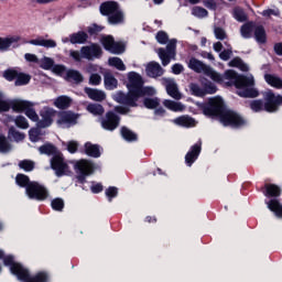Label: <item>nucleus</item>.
<instances>
[{"label":"nucleus","instance_id":"obj_1","mask_svg":"<svg viewBox=\"0 0 282 282\" xmlns=\"http://www.w3.org/2000/svg\"><path fill=\"white\" fill-rule=\"evenodd\" d=\"M189 69L196 72L197 74H205L209 76L215 83H224V80H230L235 84L238 89L237 94L241 98H257L259 96V90L254 88V76L249 75H237V72L229 69L226 70L224 75L213 70L210 66L202 63L197 58H191L188 63Z\"/></svg>","mask_w":282,"mask_h":282},{"label":"nucleus","instance_id":"obj_2","mask_svg":"<svg viewBox=\"0 0 282 282\" xmlns=\"http://www.w3.org/2000/svg\"><path fill=\"white\" fill-rule=\"evenodd\" d=\"M128 89L129 93L124 94L119 91L115 95L116 102L119 105H126L127 107H137L139 98L142 96H155V88L153 87H143L144 82L142 80V76L135 72H130L128 74Z\"/></svg>","mask_w":282,"mask_h":282},{"label":"nucleus","instance_id":"obj_3","mask_svg":"<svg viewBox=\"0 0 282 282\" xmlns=\"http://www.w3.org/2000/svg\"><path fill=\"white\" fill-rule=\"evenodd\" d=\"M203 113L205 116H219L220 122L224 127L239 129L248 124V121H246V119H243L239 113L226 109L221 97H214L209 99L208 104L203 107Z\"/></svg>","mask_w":282,"mask_h":282},{"label":"nucleus","instance_id":"obj_4","mask_svg":"<svg viewBox=\"0 0 282 282\" xmlns=\"http://www.w3.org/2000/svg\"><path fill=\"white\" fill-rule=\"evenodd\" d=\"M41 155H53L51 159V167L55 171L57 177H63V175H69V165L63 159V154L56 152V147L53 144L46 143L39 148Z\"/></svg>","mask_w":282,"mask_h":282},{"label":"nucleus","instance_id":"obj_5","mask_svg":"<svg viewBox=\"0 0 282 282\" xmlns=\"http://www.w3.org/2000/svg\"><path fill=\"white\" fill-rule=\"evenodd\" d=\"M262 96L264 98L263 100L258 99L250 102V109L252 111L259 112V111H268V113H274L279 111V107L282 105V96L281 95H274L272 90H265L262 93Z\"/></svg>","mask_w":282,"mask_h":282},{"label":"nucleus","instance_id":"obj_6","mask_svg":"<svg viewBox=\"0 0 282 282\" xmlns=\"http://www.w3.org/2000/svg\"><path fill=\"white\" fill-rule=\"evenodd\" d=\"M15 182L18 186L26 188V195L30 199H39L40 202L47 199V189L36 182H30V177H28V175L18 174Z\"/></svg>","mask_w":282,"mask_h":282},{"label":"nucleus","instance_id":"obj_7","mask_svg":"<svg viewBox=\"0 0 282 282\" xmlns=\"http://www.w3.org/2000/svg\"><path fill=\"white\" fill-rule=\"evenodd\" d=\"M66 52L68 56L76 63H80L83 58L86 61H94L95 58H100L102 55V48H100V46L97 44L82 46L80 51L69 50Z\"/></svg>","mask_w":282,"mask_h":282},{"label":"nucleus","instance_id":"obj_8","mask_svg":"<svg viewBox=\"0 0 282 282\" xmlns=\"http://www.w3.org/2000/svg\"><path fill=\"white\" fill-rule=\"evenodd\" d=\"M100 12L105 17H108V21L111 25H120L124 23V12H122L120 4L116 1L102 3L100 6Z\"/></svg>","mask_w":282,"mask_h":282},{"label":"nucleus","instance_id":"obj_9","mask_svg":"<svg viewBox=\"0 0 282 282\" xmlns=\"http://www.w3.org/2000/svg\"><path fill=\"white\" fill-rule=\"evenodd\" d=\"M9 109H13V111H25V116L33 122H39V115L36 113V110H34V104L32 101L28 100H21V99H15L12 101H9Z\"/></svg>","mask_w":282,"mask_h":282},{"label":"nucleus","instance_id":"obj_10","mask_svg":"<svg viewBox=\"0 0 282 282\" xmlns=\"http://www.w3.org/2000/svg\"><path fill=\"white\" fill-rule=\"evenodd\" d=\"M75 173L77 175V180L80 184H85V180L94 173V163L88 160H79L75 163Z\"/></svg>","mask_w":282,"mask_h":282},{"label":"nucleus","instance_id":"obj_11","mask_svg":"<svg viewBox=\"0 0 282 282\" xmlns=\"http://www.w3.org/2000/svg\"><path fill=\"white\" fill-rule=\"evenodd\" d=\"M189 91L192 96L204 98L207 94H217V86L212 82H202V86H199V84L192 83L189 84Z\"/></svg>","mask_w":282,"mask_h":282},{"label":"nucleus","instance_id":"obj_12","mask_svg":"<svg viewBox=\"0 0 282 282\" xmlns=\"http://www.w3.org/2000/svg\"><path fill=\"white\" fill-rule=\"evenodd\" d=\"M177 47V40L173 39L171 40L167 45L166 50L159 48L158 55L159 58L162 61V65L166 67L169 63H171V58H175V48Z\"/></svg>","mask_w":282,"mask_h":282},{"label":"nucleus","instance_id":"obj_13","mask_svg":"<svg viewBox=\"0 0 282 282\" xmlns=\"http://www.w3.org/2000/svg\"><path fill=\"white\" fill-rule=\"evenodd\" d=\"M41 120L37 121L39 129H47V127H52V122H54V118L56 117V110L51 107H44L40 111Z\"/></svg>","mask_w":282,"mask_h":282},{"label":"nucleus","instance_id":"obj_14","mask_svg":"<svg viewBox=\"0 0 282 282\" xmlns=\"http://www.w3.org/2000/svg\"><path fill=\"white\" fill-rule=\"evenodd\" d=\"M101 43L105 50L111 54H122V52H124V45H122V43L116 42L111 35L102 36Z\"/></svg>","mask_w":282,"mask_h":282},{"label":"nucleus","instance_id":"obj_15","mask_svg":"<svg viewBox=\"0 0 282 282\" xmlns=\"http://www.w3.org/2000/svg\"><path fill=\"white\" fill-rule=\"evenodd\" d=\"M120 126V117L116 112H107L106 117L101 119V127L106 131H116Z\"/></svg>","mask_w":282,"mask_h":282},{"label":"nucleus","instance_id":"obj_16","mask_svg":"<svg viewBox=\"0 0 282 282\" xmlns=\"http://www.w3.org/2000/svg\"><path fill=\"white\" fill-rule=\"evenodd\" d=\"M78 120V116L74 112L65 111L59 115L57 120V124L61 129H69V127H74Z\"/></svg>","mask_w":282,"mask_h":282},{"label":"nucleus","instance_id":"obj_17","mask_svg":"<svg viewBox=\"0 0 282 282\" xmlns=\"http://www.w3.org/2000/svg\"><path fill=\"white\" fill-rule=\"evenodd\" d=\"M202 153V142L194 144L185 155V162L187 166H193L194 162L199 158Z\"/></svg>","mask_w":282,"mask_h":282},{"label":"nucleus","instance_id":"obj_18","mask_svg":"<svg viewBox=\"0 0 282 282\" xmlns=\"http://www.w3.org/2000/svg\"><path fill=\"white\" fill-rule=\"evenodd\" d=\"M165 89L171 98L174 100H182V93H180V88L177 87V83L173 79H165Z\"/></svg>","mask_w":282,"mask_h":282},{"label":"nucleus","instance_id":"obj_19","mask_svg":"<svg viewBox=\"0 0 282 282\" xmlns=\"http://www.w3.org/2000/svg\"><path fill=\"white\" fill-rule=\"evenodd\" d=\"M145 72L150 78H158L164 74V68L158 62H151L148 64Z\"/></svg>","mask_w":282,"mask_h":282},{"label":"nucleus","instance_id":"obj_20","mask_svg":"<svg viewBox=\"0 0 282 282\" xmlns=\"http://www.w3.org/2000/svg\"><path fill=\"white\" fill-rule=\"evenodd\" d=\"M85 94H87L90 100H95L96 102H102L107 98V95L102 90H98L96 88H85Z\"/></svg>","mask_w":282,"mask_h":282},{"label":"nucleus","instance_id":"obj_21","mask_svg":"<svg viewBox=\"0 0 282 282\" xmlns=\"http://www.w3.org/2000/svg\"><path fill=\"white\" fill-rule=\"evenodd\" d=\"M265 204L269 210H271V213H274L275 217L282 219V204L281 202H279V199L272 198L269 202H265Z\"/></svg>","mask_w":282,"mask_h":282},{"label":"nucleus","instance_id":"obj_22","mask_svg":"<svg viewBox=\"0 0 282 282\" xmlns=\"http://www.w3.org/2000/svg\"><path fill=\"white\" fill-rule=\"evenodd\" d=\"M30 45H36L39 47L54 48L56 47V41L54 40H45L44 37H37L35 40L29 41Z\"/></svg>","mask_w":282,"mask_h":282},{"label":"nucleus","instance_id":"obj_23","mask_svg":"<svg viewBox=\"0 0 282 282\" xmlns=\"http://www.w3.org/2000/svg\"><path fill=\"white\" fill-rule=\"evenodd\" d=\"M19 41H21L19 36L0 37V51L8 52L12 47V44L19 43Z\"/></svg>","mask_w":282,"mask_h":282},{"label":"nucleus","instance_id":"obj_24","mask_svg":"<svg viewBox=\"0 0 282 282\" xmlns=\"http://www.w3.org/2000/svg\"><path fill=\"white\" fill-rule=\"evenodd\" d=\"M87 39H89L87 33L79 31L69 35V43L72 45H83V43H87Z\"/></svg>","mask_w":282,"mask_h":282},{"label":"nucleus","instance_id":"obj_25","mask_svg":"<svg viewBox=\"0 0 282 282\" xmlns=\"http://www.w3.org/2000/svg\"><path fill=\"white\" fill-rule=\"evenodd\" d=\"M163 105L164 107H166V109H170V111H184V109H186V106H184V104L171 99H165L163 101Z\"/></svg>","mask_w":282,"mask_h":282},{"label":"nucleus","instance_id":"obj_26","mask_svg":"<svg viewBox=\"0 0 282 282\" xmlns=\"http://www.w3.org/2000/svg\"><path fill=\"white\" fill-rule=\"evenodd\" d=\"M8 138L9 140H13V142H23V140H25V133L11 127L8 132Z\"/></svg>","mask_w":282,"mask_h":282},{"label":"nucleus","instance_id":"obj_27","mask_svg":"<svg viewBox=\"0 0 282 282\" xmlns=\"http://www.w3.org/2000/svg\"><path fill=\"white\" fill-rule=\"evenodd\" d=\"M265 197H279L281 195V187L275 184L265 185Z\"/></svg>","mask_w":282,"mask_h":282},{"label":"nucleus","instance_id":"obj_28","mask_svg":"<svg viewBox=\"0 0 282 282\" xmlns=\"http://www.w3.org/2000/svg\"><path fill=\"white\" fill-rule=\"evenodd\" d=\"M86 155L90 158H100V147L87 142L85 144Z\"/></svg>","mask_w":282,"mask_h":282},{"label":"nucleus","instance_id":"obj_29","mask_svg":"<svg viewBox=\"0 0 282 282\" xmlns=\"http://www.w3.org/2000/svg\"><path fill=\"white\" fill-rule=\"evenodd\" d=\"M72 105V98L67 96H59L54 100V106L57 107V109H67Z\"/></svg>","mask_w":282,"mask_h":282},{"label":"nucleus","instance_id":"obj_30","mask_svg":"<svg viewBox=\"0 0 282 282\" xmlns=\"http://www.w3.org/2000/svg\"><path fill=\"white\" fill-rule=\"evenodd\" d=\"M104 82L106 89H109L110 91L118 87V79H116V77L109 73L105 75Z\"/></svg>","mask_w":282,"mask_h":282},{"label":"nucleus","instance_id":"obj_31","mask_svg":"<svg viewBox=\"0 0 282 282\" xmlns=\"http://www.w3.org/2000/svg\"><path fill=\"white\" fill-rule=\"evenodd\" d=\"M229 67H237L240 69V72H248L250 67H248V64L243 63V59L240 57H235L229 62Z\"/></svg>","mask_w":282,"mask_h":282},{"label":"nucleus","instance_id":"obj_32","mask_svg":"<svg viewBox=\"0 0 282 282\" xmlns=\"http://www.w3.org/2000/svg\"><path fill=\"white\" fill-rule=\"evenodd\" d=\"M264 79H265V83H268V85H271V87H275L276 89H281L282 87V79L274 76V75H270V74H267L264 75Z\"/></svg>","mask_w":282,"mask_h":282},{"label":"nucleus","instance_id":"obj_33","mask_svg":"<svg viewBox=\"0 0 282 282\" xmlns=\"http://www.w3.org/2000/svg\"><path fill=\"white\" fill-rule=\"evenodd\" d=\"M174 122L180 127H195V119L191 117H178L174 120Z\"/></svg>","mask_w":282,"mask_h":282},{"label":"nucleus","instance_id":"obj_34","mask_svg":"<svg viewBox=\"0 0 282 282\" xmlns=\"http://www.w3.org/2000/svg\"><path fill=\"white\" fill-rule=\"evenodd\" d=\"M121 135L127 142H135L138 140V134L129 130L127 127L121 128Z\"/></svg>","mask_w":282,"mask_h":282},{"label":"nucleus","instance_id":"obj_35","mask_svg":"<svg viewBox=\"0 0 282 282\" xmlns=\"http://www.w3.org/2000/svg\"><path fill=\"white\" fill-rule=\"evenodd\" d=\"M12 151V143L8 141L6 135L0 134V153H10Z\"/></svg>","mask_w":282,"mask_h":282},{"label":"nucleus","instance_id":"obj_36","mask_svg":"<svg viewBox=\"0 0 282 282\" xmlns=\"http://www.w3.org/2000/svg\"><path fill=\"white\" fill-rule=\"evenodd\" d=\"M252 30H254V23L249 22L243 24L240 29L242 39H250L252 36Z\"/></svg>","mask_w":282,"mask_h":282},{"label":"nucleus","instance_id":"obj_37","mask_svg":"<svg viewBox=\"0 0 282 282\" xmlns=\"http://www.w3.org/2000/svg\"><path fill=\"white\" fill-rule=\"evenodd\" d=\"M87 111L93 113V116H102V113H105V108L100 104H90L87 106Z\"/></svg>","mask_w":282,"mask_h":282},{"label":"nucleus","instance_id":"obj_38","mask_svg":"<svg viewBox=\"0 0 282 282\" xmlns=\"http://www.w3.org/2000/svg\"><path fill=\"white\" fill-rule=\"evenodd\" d=\"M108 63L111 67H116V69H119V72H124L127 69V66H124V62H122L120 57H110L108 59Z\"/></svg>","mask_w":282,"mask_h":282},{"label":"nucleus","instance_id":"obj_39","mask_svg":"<svg viewBox=\"0 0 282 282\" xmlns=\"http://www.w3.org/2000/svg\"><path fill=\"white\" fill-rule=\"evenodd\" d=\"M254 39L257 43H265V29L259 25L254 28Z\"/></svg>","mask_w":282,"mask_h":282},{"label":"nucleus","instance_id":"obj_40","mask_svg":"<svg viewBox=\"0 0 282 282\" xmlns=\"http://www.w3.org/2000/svg\"><path fill=\"white\" fill-rule=\"evenodd\" d=\"M68 80H74L75 83H83V74L78 70L70 69L66 73Z\"/></svg>","mask_w":282,"mask_h":282},{"label":"nucleus","instance_id":"obj_41","mask_svg":"<svg viewBox=\"0 0 282 282\" xmlns=\"http://www.w3.org/2000/svg\"><path fill=\"white\" fill-rule=\"evenodd\" d=\"M31 77L30 75L23 74V73H18V76L15 77V86L21 87L23 85H28L30 83Z\"/></svg>","mask_w":282,"mask_h":282},{"label":"nucleus","instance_id":"obj_42","mask_svg":"<svg viewBox=\"0 0 282 282\" xmlns=\"http://www.w3.org/2000/svg\"><path fill=\"white\" fill-rule=\"evenodd\" d=\"M234 18L240 23H243V21H248V15L246 14V11H243V9L241 8L234 9Z\"/></svg>","mask_w":282,"mask_h":282},{"label":"nucleus","instance_id":"obj_43","mask_svg":"<svg viewBox=\"0 0 282 282\" xmlns=\"http://www.w3.org/2000/svg\"><path fill=\"white\" fill-rule=\"evenodd\" d=\"M143 105L147 109H155V107H160V99L158 97L145 98Z\"/></svg>","mask_w":282,"mask_h":282},{"label":"nucleus","instance_id":"obj_44","mask_svg":"<svg viewBox=\"0 0 282 282\" xmlns=\"http://www.w3.org/2000/svg\"><path fill=\"white\" fill-rule=\"evenodd\" d=\"M41 135H43V133H41V129L37 128H32L29 131V138L31 140V142H39V140H41Z\"/></svg>","mask_w":282,"mask_h":282},{"label":"nucleus","instance_id":"obj_45","mask_svg":"<svg viewBox=\"0 0 282 282\" xmlns=\"http://www.w3.org/2000/svg\"><path fill=\"white\" fill-rule=\"evenodd\" d=\"M193 17H197V19H204L208 17V11L202 7H194L192 9Z\"/></svg>","mask_w":282,"mask_h":282},{"label":"nucleus","instance_id":"obj_46","mask_svg":"<svg viewBox=\"0 0 282 282\" xmlns=\"http://www.w3.org/2000/svg\"><path fill=\"white\" fill-rule=\"evenodd\" d=\"M39 65L42 67V69H52L54 67V59L50 57H43L40 59Z\"/></svg>","mask_w":282,"mask_h":282},{"label":"nucleus","instance_id":"obj_47","mask_svg":"<svg viewBox=\"0 0 282 282\" xmlns=\"http://www.w3.org/2000/svg\"><path fill=\"white\" fill-rule=\"evenodd\" d=\"M51 206L53 208V210H63V208H65V202L63 200V198H55L52 200Z\"/></svg>","mask_w":282,"mask_h":282},{"label":"nucleus","instance_id":"obj_48","mask_svg":"<svg viewBox=\"0 0 282 282\" xmlns=\"http://www.w3.org/2000/svg\"><path fill=\"white\" fill-rule=\"evenodd\" d=\"M14 122L17 127H19V129H28L30 127V123H28V119H25V117L23 116L17 117Z\"/></svg>","mask_w":282,"mask_h":282},{"label":"nucleus","instance_id":"obj_49","mask_svg":"<svg viewBox=\"0 0 282 282\" xmlns=\"http://www.w3.org/2000/svg\"><path fill=\"white\" fill-rule=\"evenodd\" d=\"M214 34L218 41H224L227 37L226 30L219 26L214 28Z\"/></svg>","mask_w":282,"mask_h":282},{"label":"nucleus","instance_id":"obj_50","mask_svg":"<svg viewBox=\"0 0 282 282\" xmlns=\"http://www.w3.org/2000/svg\"><path fill=\"white\" fill-rule=\"evenodd\" d=\"M20 169L23 171H33L34 170V162L30 160H24L19 163Z\"/></svg>","mask_w":282,"mask_h":282},{"label":"nucleus","instance_id":"obj_51","mask_svg":"<svg viewBox=\"0 0 282 282\" xmlns=\"http://www.w3.org/2000/svg\"><path fill=\"white\" fill-rule=\"evenodd\" d=\"M0 111H10V102L3 94L0 93Z\"/></svg>","mask_w":282,"mask_h":282},{"label":"nucleus","instance_id":"obj_52","mask_svg":"<svg viewBox=\"0 0 282 282\" xmlns=\"http://www.w3.org/2000/svg\"><path fill=\"white\" fill-rule=\"evenodd\" d=\"M156 41L158 43H161V45H166V43H169V35L166 34V32L160 31L156 34Z\"/></svg>","mask_w":282,"mask_h":282},{"label":"nucleus","instance_id":"obj_53","mask_svg":"<svg viewBox=\"0 0 282 282\" xmlns=\"http://www.w3.org/2000/svg\"><path fill=\"white\" fill-rule=\"evenodd\" d=\"M106 196L108 197V202H111L113 197H118V188L117 187H108L106 189Z\"/></svg>","mask_w":282,"mask_h":282},{"label":"nucleus","instance_id":"obj_54","mask_svg":"<svg viewBox=\"0 0 282 282\" xmlns=\"http://www.w3.org/2000/svg\"><path fill=\"white\" fill-rule=\"evenodd\" d=\"M19 75V73L17 72V70H14V69H9V70H6L4 73H3V77L7 79V80H10V82H12V80H17V76Z\"/></svg>","mask_w":282,"mask_h":282},{"label":"nucleus","instance_id":"obj_55","mask_svg":"<svg viewBox=\"0 0 282 282\" xmlns=\"http://www.w3.org/2000/svg\"><path fill=\"white\" fill-rule=\"evenodd\" d=\"M99 32H102V26L98 24H91L90 26H88V34H90V36L99 34Z\"/></svg>","mask_w":282,"mask_h":282},{"label":"nucleus","instance_id":"obj_56","mask_svg":"<svg viewBox=\"0 0 282 282\" xmlns=\"http://www.w3.org/2000/svg\"><path fill=\"white\" fill-rule=\"evenodd\" d=\"M102 82V77H100V75L98 74H91L89 77V85H100V83Z\"/></svg>","mask_w":282,"mask_h":282},{"label":"nucleus","instance_id":"obj_57","mask_svg":"<svg viewBox=\"0 0 282 282\" xmlns=\"http://www.w3.org/2000/svg\"><path fill=\"white\" fill-rule=\"evenodd\" d=\"M166 116V110L164 108H158L154 110V120H160Z\"/></svg>","mask_w":282,"mask_h":282},{"label":"nucleus","instance_id":"obj_58","mask_svg":"<svg viewBox=\"0 0 282 282\" xmlns=\"http://www.w3.org/2000/svg\"><path fill=\"white\" fill-rule=\"evenodd\" d=\"M262 17H279V9H268L262 11Z\"/></svg>","mask_w":282,"mask_h":282},{"label":"nucleus","instance_id":"obj_59","mask_svg":"<svg viewBox=\"0 0 282 282\" xmlns=\"http://www.w3.org/2000/svg\"><path fill=\"white\" fill-rule=\"evenodd\" d=\"M67 151L69 153H76V151H78V142L76 141H69L67 143Z\"/></svg>","mask_w":282,"mask_h":282},{"label":"nucleus","instance_id":"obj_60","mask_svg":"<svg viewBox=\"0 0 282 282\" xmlns=\"http://www.w3.org/2000/svg\"><path fill=\"white\" fill-rule=\"evenodd\" d=\"M231 56H232L231 48L225 50L219 54V57L221 58V61H228Z\"/></svg>","mask_w":282,"mask_h":282},{"label":"nucleus","instance_id":"obj_61","mask_svg":"<svg viewBox=\"0 0 282 282\" xmlns=\"http://www.w3.org/2000/svg\"><path fill=\"white\" fill-rule=\"evenodd\" d=\"M25 61H28V63H40V59L36 55L32 54V53H26L24 55Z\"/></svg>","mask_w":282,"mask_h":282},{"label":"nucleus","instance_id":"obj_62","mask_svg":"<svg viewBox=\"0 0 282 282\" xmlns=\"http://www.w3.org/2000/svg\"><path fill=\"white\" fill-rule=\"evenodd\" d=\"M203 3L208 10H217V2L215 0H205Z\"/></svg>","mask_w":282,"mask_h":282},{"label":"nucleus","instance_id":"obj_63","mask_svg":"<svg viewBox=\"0 0 282 282\" xmlns=\"http://www.w3.org/2000/svg\"><path fill=\"white\" fill-rule=\"evenodd\" d=\"M54 74H65V66L64 65H54L52 66Z\"/></svg>","mask_w":282,"mask_h":282},{"label":"nucleus","instance_id":"obj_64","mask_svg":"<svg viewBox=\"0 0 282 282\" xmlns=\"http://www.w3.org/2000/svg\"><path fill=\"white\" fill-rule=\"evenodd\" d=\"M173 74H182L184 72V66L182 64H174L172 66Z\"/></svg>","mask_w":282,"mask_h":282}]
</instances>
